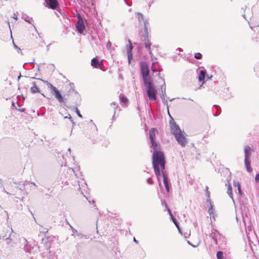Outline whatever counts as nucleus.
I'll list each match as a JSON object with an SVG mask.
<instances>
[{
  "mask_svg": "<svg viewBox=\"0 0 259 259\" xmlns=\"http://www.w3.org/2000/svg\"><path fill=\"white\" fill-rule=\"evenodd\" d=\"M138 19L139 20V22L141 24V28H140V31L144 30V22H145L146 23V26L147 27V25L148 24V23L147 21L144 19V18L143 17V15L141 13H138Z\"/></svg>",
  "mask_w": 259,
  "mask_h": 259,
  "instance_id": "10",
  "label": "nucleus"
},
{
  "mask_svg": "<svg viewBox=\"0 0 259 259\" xmlns=\"http://www.w3.org/2000/svg\"><path fill=\"white\" fill-rule=\"evenodd\" d=\"M226 185L227 187V193L228 195L231 197H232V187L231 184L229 182V181L227 182V183L226 184Z\"/></svg>",
  "mask_w": 259,
  "mask_h": 259,
  "instance_id": "20",
  "label": "nucleus"
},
{
  "mask_svg": "<svg viewBox=\"0 0 259 259\" xmlns=\"http://www.w3.org/2000/svg\"><path fill=\"white\" fill-rule=\"evenodd\" d=\"M34 32L35 34L33 32L29 33V39L31 41H35L38 37L37 33L35 31Z\"/></svg>",
  "mask_w": 259,
  "mask_h": 259,
  "instance_id": "21",
  "label": "nucleus"
},
{
  "mask_svg": "<svg viewBox=\"0 0 259 259\" xmlns=\"http://www.w3.org/2000/svg\"><path fill=\"white\" fill-rule=\"evenodd\" d=\"M245 164L247 170L249 172L252 171V169L250 165V159H245Z\"/></svg>",
  "mask_w": 259,
  "mask_h": 259,
  "instance_id": "18",
  "label": "nucleus"
},
{
  "mask_svg": "<svg viewBox=\"0 0 259 259\" xmlns=\"http://www.w3.org/2000/svg\"><path fill=\"white\" fill-rule=\"evenodd\" d=\"M208 212L209 213V214L212 213L213 209H212V206H211L210 208H209Z\"/></svg>",
  "mask_w": 259,
  "mask_h": 259,
  "instance_id": "34",
  "label": "nucleus"
},
{
  "mask_svg": "<svg viewBox=\"0 0 259 259\" xmlns=\"http://www.w3.org/2000/svg\"><path fill=\"white\" fill-rule=\"evenodd\" d=\"M44 82L48 85V88H50L53 93L55 97L58 100L60 103H64L66 102V97H68L73 91L70 86L66 87V93L64 95H62L61 93L52 84L49 82L48 81H44Z\"/></svg>",
  "mask_w": 259,
  "mask_h": 259,
  "instance_id": "2",
  "label": "nucleus"
},
{
  "mask_svg": "<svg viewBox=\"0 0 259 259\" xmlns=\"http://www.w3.org/2000/svg\"><path fill=\"white\" fill-rule=\"evenodd\" d=\"M91 65L94 68L100 69H102V67L103 66L102 61H100L97 57L92 59Z\"/></svg>",
  "mask_w": 259,
  "mask_h": 259,
  "instance_id": "9",
  "label": "nucleus"
},
{
  "mask_svg": "<svg viewBox=\"0 0 259 259\" xmlns=\"http://www.w3.org/2000/svg\"><path fill=\"white\" fill-rule=\"evenodd\" d=\"M162 174V177L163 178V183L165 186L166 190L167 192H169L170 188H169V184H168L167 173H166V172H164Z\"/></svg>",
  "mask_w": 259,
  "mask_h": 259,
  "instance_id": "13",
  "label": "nucleus"
},
{
  "mask_svg": "<svg viewBox=\"0 0 259 259\" xmlns=\"http://www.w3.org/2000/svg\"><path fill=\"white\" fill-rule=\"evenodd\" d=\"M150 141H151L152 147L153 148V149L155 150V151H157L156 148L157 147V144L155 140H150Z\"/></svg>",
  "mask_w": 259,
  "mask_h": 259,
  "instance_id": "24",
  "label": "nucleus"
},
{
  "mask_svg": "<svg viewBox=\"0 0 259 259\" xmlns=\"http://www.w3.org/2000/svg\"><path fill=\"white\" fill-rule=\"evenodd\" d=\"M170 127L171 133L174 135L175 137L182 132L179 126L175 122L170 123Z\"/></svg>",
  "mask_w": 259,
  "mask_h": 259,
  "instance_id": "8",
  "label": "nucleus"
},
{
  "mask_svg": "<svg viewBox=\"0 0 259 259\" xmlns=\"http://www.w3.org/2000/svg\"><path fill=\"white\" fill-rule=\"evenodd\" d=\"M76 28L79 32L82 33L85 29L83 20L81 18L78 19L76 24Z\"/></svg>",
  "mask_w": 259,
  "mask_h": 259,
  "instance_id": "11",
  "label": "nucleus"
},
{
  "mask_svg": "<svg viewBox=\"0 0 259 259\" xmlns=\"http://www.w3.org/2000/svg\"><path fill=\"white\" fill-rule=\"evenodd\" d=\"M146 23L144 22V30L140 31V36L142 41L144 42L145 47L148 50L151 56L152 57L153 55L151 48V42L149 39L148 27L146 26Z\"/></svg>",
  "mask_w": 259,
  "mask_h": 259,
  "instance_id": "3",
  "label": "nucleus"
},
{
  "mask_svg": "<svg viewBox=\"0 0 259 259\" xmlns=\"http://www.w3.org/2000/svg\"><path fill=\"white\" fill-rule=\"evenodd\" d=\"M255 181L256 183H259V173L257 174L255 177Z\"/></svg>",
  "mask_w": 259,
  "mask_h": 259,
  "instance_id": "29",
  "label": "nucleus"
},
{
  "mask_svg": "<svg viewBox=\"0 0 259 259\" xmlns=\"http://www.w3.org/2000/svg\"><path fill=\"white\" fill-rule=\"evenodd\" d=\"M245 159H250L251 152V148L247 146L244 148Z\"/></svg>",
  "mask_w": 259,
  "mask_h": 259,
  "instance_id": "16",
  "label": "nucleus"
},
{
  "mask_svg": "<svg viewBox=\"0 0 259 259\" xmlns=\"http://www.w3.org/2000/svg\"><path fill=\"white\" fill-rule=\"evenodd\" d=\"M146 88V93L151 101H155L157 99V90L155 89L152 80L144 82Z\"/></svg>",
  "mask_w": 259,
  "mask_h": 259,
  "instance_id": "4",
  "label": "nucleus"
},
{
  "mask_svg": "<svg viewBox=\"0 0 259 259\" xmlns=\"http://www.w3.org/2000/svg\"><path fill=\"white\" fill-rule=\"evenodd\" d=\"M119 98L121 104H122L123 105H127L128 102V100L123 94H120Z\"/></svg>",
  "mask_w": 259,
  "mask_h": 259,
  "instance_id": "15",
  "label": "nucleus"
},
{
  "mask_svg": "<svg viewBox=\"0 0 259 259\" xmlns=\"http://www.w3.org/2000/svg\"><path fill=\"white\" fill-rule=\"evenodd\" d=\"M134 241L136 242V243H138V241L136 240V239L134 238Z\"/></svg>",
  "mask_w": 259,
  "mask_h": 259,
  "instance_id": "37",
  "label": "nucleus"
},
{
  "mask_svg": "<svg viewBox=\"0 0 259 259\" xmlns=\"http://www.w3.org/2000/svg\"><path fill=\"white\" fill-rule=\"evenodd\" d=\"M45 2L46 6L52 10L56 9L59 6L57 0H45Z\"/></svg>",
  "mask_w": 259,
  "mask_h": 259,
  "instance_id": "7",
  "label": "nucleus"
},
{
  "mask_svg": "<svg viewBox=\"0 0 259 259\" xmlns=\"http://www.w3.org/2000/svg\"><path fill=\"white\" fill-rule=\"evenodd\" d=\"M127 48V54L128 62H130L131 60L132 59V50H133V46L130 40H128V45L126 46Z\"/></svg>",
  "mask_w": 259,
  "mask_h": 259,
  "instance_id": "12",
  "label": "nucleus"
},
{
  "mask_svg": "<svg viewBox=\"0 0 259 259\" xmlns=\"http://www.w3.org/2000/svg\"><path fill=\"white\" fill-rule=\"evenodd\" d=\"M206 74V71L205 70H200L199 74L198 76V79L199 81H203L202 84L204 83V81H203L205 76Z\"/></svg>",
  "mask_w": 259,
  "mask_h": 259,
  "instance_id": "17",
  "label": "nucleus"
},
{
  "mask_svg": "<svg viewBox=\"0 0 259 259\" xmlns=\"http://www.w3.org/2000/svg\"><path fill=\"white\" fill-rule=\"evenodd\" d=\"M157 134L158 131L155 128H151L149 131V138L150 140H155V136Z\"/></svg>",
  "mask_w": 259,
  "mask_h": 259,
  "instance_id": "14",
  "label": "nucleus"
},
{
  "mask_svg": "<svg viewBox=\"0 0 259 259\" xmlns=\"http://www.w3.org/2000/svg\"><path fill=\"white\" fill-rule=\"evenodd\" d=\"M152 164L154 170L157 178L160 176L161 172H166L165 169V159L163 153L159 151H154L152 155Z\"/></svg>",
  "mask_w": 259,
  "mask_h": 259,
  "instance_id": "1",
  "label": "nucleus"
},
{
  "mask_svg": "<svg viewBox=\"0 0 259 259\" xmlns=\"http://www.w3.org/2000/svg\"><path fill=\"white\" fill-rule=\"evenodd\" d=\"M166 207L167 211H168L169 215L170 216V217H171L172 216H173V215L172 214L171 210H170V209L168 207V206L167 205H166Z\"/></svg>",
  "mask_w": 259,
  "mask_h": 259,
  "instance_id": "31",
  "label": "nucleus"
},
{
  "mask_svg": "<svg viewBox=\"0 0 259 259\" xmlns=\"http://www.w3.org/2000/svg\"><path fill=\"white\" fill-rule=\"evenodd\" d=\"M111 46H112V44H111V42L109 41H108L107 44V47L108 49H110V48L111 47Z\"/></svg>",
  "mask_w": 259,
  "mask_h": 259,
  "instance_id": "32",
  "label": "nucleus"
},
{
  "mask_svg": "<svg viewBox=\"0 0 259 259\" xmlns=\"http://www.w3.org/2000/svg\"><path fill=\"white\" fill-rule=\"evenodd\" d=\"M217 259H223V253L221 251H219L217 253Z\"/></svg>",
  "mask_w": 259,
  "mask_h": 259,
  "instance_id": "25",
  "label": "nucleus"
},
{
  "mask_svg": "<svg viewBox=\"0 0 259 259\" xmlns=\"http://www.w3.org/2000/svg\"><path fill=\"white\" fill-rule=\"evenodd\" d=\"M140 69L144 83L152 81L151 77L149 75L148 65L146 62H142L140 64Z\"/></svg>",
  "mask_w": 259,
  "mask_h": 259,
  "instance_id": "5",
  "label": "nucleus"
},
{
  "mask_svg": "<svg viewBox=\"0 0 259 259\" xmlns=\"http://www.w3.org/2000/svg\"><path fill=\"white\" fill-rule=\"evenodd\" d=\"M200 243V241L199 240H198V241L197 242H196L195 244H191L189 242V243L190 244H191L193 247H197L199 245Z\"/></svg>",
  "mask_w": 259,
  "mask_h": 259,
  "instance_id": "27",
  "label": "nucleus"
},
{
  "mask_svg": "<svg viewBox=\"0 0 259 259\" xmlns=\"http://www.w3.org/2000/svg\"><path fill=\"white\" fill-rule=\"evenodd\" d=\"M207 196H208V197H209L210 193H209V191H207Z\"/></svg>",
  "mask_w": 259,
  "mask_h": 259,
  "instance_id": "35",
  "label": "nucleus"
},
{
  "mask_svg": "<svg viewBox=\"0 0 259 259\" xmlns=\"http://www.w3.org/2000/svg\"><path fill=\"white\" fill-rule=\"evenodd\" d=\"M205 188H206V192H207V191H208V187L207 186H206V187H205Z\"/></svg>",
  "mask_w": 259,
  "mask_h": 259,
  "instance_id": "36",
  "label": "nucleus"
},
{
  "mask_svg": "<svg viewBox=\"0 0 259 259\" xmlns=\"http://www.w3.org/2000/svg\"><path fill=\"white\" fill-rule=\"evenodd\" d=\"M175 138L178 143L180 144L182 147H185L187 143V140L186 138V135L182 131L178 135H177Z\"/></svg>",
  "mask_w": 259,
  "mask_h": 259,
  "instance_id": "6",
  "label": "nucleus"
},
{
  "mask_svg": "<svg viewBox=\"0 0 259 259\" xmlns=\"http://www.w3.org/2000/svg\"><path fill=\"white\" fill-rule=\"evenodd\" d=\"M147 182L150 184H153V181L151 179L149 178V179H148L147 180Z\"/></svg>",
  "mask_w": 259,
  "mask_h": 259,
  "instance_id": "33",
  "label": "nucleus"
},
{
  "mask_svg": "<svg viewBox=\"0 0 259 259\" xmlns=\"http://www.w3.org/2000/svg\"><path fill=\"white\" fill-rule=\"evenodd\" d=\"M76 113L77 114L78 116L80 117V118H82V115H81L80 112H79V110H78V109L77 108H76Z\"/></svg>",
  "mask_w": 259,
  "mask_h": 259,
  "instance_id": "28",
  "label": "nucleus"
},
{
  "mask_svg": "<svg viewBox=\"0 0 259 259\" xmlns=\"http://www.w3.org/2000/svg\"><path fill=\"white\" fill-rule=\"evenodd\" d=\"M170 218H171L173 223L175 224V225H176V226L177 227L178 229L180 231V227H179V223L177 222V221L176 220V218L174 217V215L172 216Z\"/></svg>",
  "mask_w": 259,
  "mask_h": 259,
  "instance_id": "23",
  "label": "nucleus"
},
{
  "mask_svg": "<svg viewBox=\"0 0 259 259\" xmlns=\"http://www.w3.org/2000/svg\"><path fill=\"white\" fill-rule=\"evenodd\" d=\"M110 106L113 108L114 113L115 114L118 107L117 104L115 102H112L110 104Z\"/></svg>",
  "mask_w": 259,
  "mask_h": 259,
  "instance_id": "22",
  "label": "nucleus"
},
{
  "mask_svg": "<svg viewBox=\"0 0 259 259\" xmlns=\"http://www.w3.org/2000/svg\"><path fill=\"white\" fill-rule=\"evenodd\" d=\"M194 57L197 59H200L202 58V55L200 53H196L194 55Z\"/></svg>",
  "mask_w": 259,
  "mask_h": 259,
  "instance_id": "26",
  "label": "nucleus"
},
{
  "mask_svg": "<svg viewBox=\"0 0 259 259\" xmlns=\"http://www.w3.org/2000/svg\"><path fill=\"white\" fill-rule=\"evenodd\" d=\"M32 86L30 88V91L32 93H35L39 92L35 82H32Z\"/></svg>",
  "mask_w": 259,
  "mask_h": 259,
  "instance_id": "19",
  "label": "nucleus"
},
{
  "mask_svg": "<svg viewBox=\"0 0 259 259\" xmlns=\"http://www.w3.org/2000/svg\"><path fill=\"white\" fill-rule=\"evenodd\" d=\"M153 48H156V49H157V47L156 46H153Z\"/></svg>",
  "mask_w": 259,
  "mask_h": 259,
  "instance_id": "38",
  "label": "nucleus"
},
{
  "mask_svg": "<svg viewBox=\"0 0 259 259\" xmlns=\"http://www.w3.org/2000/svg\"><path fill=\"white\" fill-rule=\"evenodd\" d=\"M237 188H238L239 193H240V195H241L242 192L241 191V187H240V184L238 183H237Z\"/></svg>",
  "mask_w": 259,
  "mask_h": 259,
  "instance_id": "30",
  "label": "nucleus"
}]
</instances>
